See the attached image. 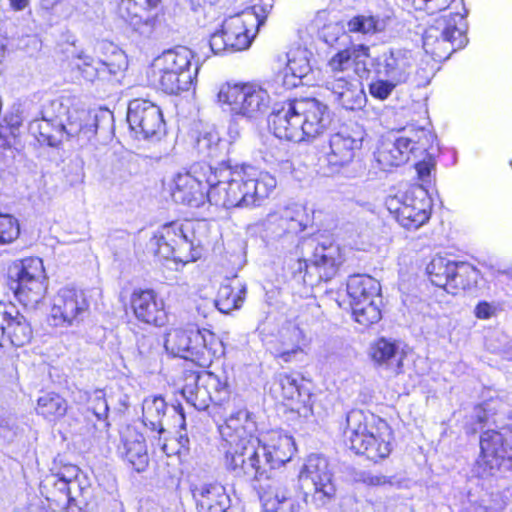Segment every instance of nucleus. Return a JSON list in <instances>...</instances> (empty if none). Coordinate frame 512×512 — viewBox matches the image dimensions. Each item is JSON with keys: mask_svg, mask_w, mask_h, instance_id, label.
Returning a JSON list of instances; mask_svg holds the SVG:
<instances>
[{"mask_svg": "<svg viewBox=\"0 0 512 512\" xmlns=\"http://www.w3.org/2000/svg\"><path fill=\"white\" fill-rule=\"evenodd\" d=\"M447 292L456 295L459 290L469 289L477 283L478 270L469 263L456 262Z\"/></svg>", "mask_w": 512, "mask_h": 512, "instance_id": "a18cd8bd", "label": "nucleus"}, {"mask_svg": "<svg viewBox=\"0 0 512 512\" xmlns=\"http://www.w3.org/2000/svg\"><path fill=\"white\" fill-rule=\"evenodd\" d=\"M171 196L176 203L195 206L207 199L224 208H254L263 205L276 187V179L245 165L221 161L213 167L205 162L192 164L173 177Z\"/></svg>", "mask_w": 512, "mask_h": 512, "instance_id": "f257e3e1", "label": "nucleus"}, {"mask_svg": "<svg viewBox=\"0 0 512 512\" xmlns=\"http://www.w3.org/2000/svg\"><path fill=\"white\" fill-rule=\"evenodd\" d=\"M481 454L476 462L480 477L493 475L505 463H512V430L488 429L480 436Z\"/></svg>", "mask_w": 512, "mask_h": 512, "instance_id": "9b49d317", "label": "nucleus"}, {"mask_svg": "<svg viewBox=\"0 0 512 512\" xmlns=\"http://www.w3.org/2000/svg\"><path fill=\"white\" fill-rule=\"evenodd\" d=\"M309 217L305 208L299 204L285 207L280 213L268 216V229L275 237L285 234L297 235L308 225Z\"/></svg>", "mask_w": 512, "mask_h": 512, "instance_id": "bb28decb", "label": "nucleus"}, {"mask_svg": "<svg viewBox=\"0 0 512 512\" xmlns=\"http://www.w3.org/2000/svg\"><path fill=\"white\" fill-rule=\"evenodd\" d=\"M298 488L307 505L316 509L330 505L336 498V483L328 459L321 454H310L298 474Z\"/></svg>", "mask_w": 512, "mask_h": 512, "instance_id": "20e7f679", "label": "nucleus"}, {"mask_svg": "<svg viewBox=\"0 0 512 512\" xmlns=\"http://www.w3.org/2000/svg\"><path fill=\"white\" fill-rule=\"evenodd\" d=\"M262 507L263 512H300L299 504L292 499L270 502V504H265Z\"/></svg>", "mask_w": 512, "mask_h": 512, "instance_id": "69168bd1", "label": "nucleus"}, {"mask_svg": "<svg viewBox=\"0 0 512 512\" xmlns=\"http://www.w3.org/2000/svg\"><path fill=\"white\" fill-rule=\"evenodd\" d=\"M433 150L432 147L427 152H424L419 158L423 157L422 160L418 161L415 164L416 171L421 180H425L430 176L431 170L433 169L435 162L433 158Z\"/></svg>", "mask_w": 512, "mask_h": 512, "instance_id": "680f3d73", "label": "nucleus"}, {"mask_svg": "<svg viewBox=\"0 0 512 512\" xmlns=\"http://www.w3.org/2000/svg\"><path fill=\"white\" fill-rule=\"evenodd\" d=\"M70 66L73 71H77L84 80L89 82L105 79L116 73L113 65L96 60L82 50L72 55Z\"/></svg>", "mask_w": 512, "mask_h": 512, "instance_id": "7c9ffc66", "label": "nucleus"}, {"mask_svg": "<svg viewBox=\"0 0 512 512\" xmlns=\"http://www.w3.org/2000/svg\"><path fill=\"white\" fill-rule=\"evenodd\" d=\"M295 451L294 439L291 436L278 435L262 444L260 456H264V466H273L277 470L291 460Z\"/></svg>", "mask_w": 512, "mask_h": 512, "instance_id": "c756f323", "label": "nucleus"}, {"mask_svg": "<svg viewBox=\"0 0 512 512\" xmlns=\"http://www.w3.org/2000/svg\"><path fill=\"white\" fill-rule=\"evenodd\" d=\"M395 81H392L390 78H380L376 81H373L369 85L370 94L379 100L387 99L393 90L398 86Z\"/></svg>", "mask_w": 512, "mask_h": 512, "instance_id": "bf43d9fd", "label": "nucleus"}, {"mask_svg": "<svg viewBox=\"0 0 512 512\" xmlns=\"http://www.w3.org/2000/svg\"><path fill=\"white\" fill-rule=\"evenodd\" d=\"M192 51L185 46H177L164 51L152 65L154 69H166L177 73L194 72L191 69Z\"/></svg>", "mask_w": 512, "mask_h": 512, "instance_id": "4c0bfd02", "label": "nucleus"}, {"mask_svg": "<svg viewBox=\"0 0 512 512\" xmlns=\"http://www.w3.org/2000/svg\"><path fill=\"white\" fill-rule=\"evenodd\" d=\"M380 292V283L371 276L356 274L348 278L347 293L350 302H357L364 297H378Z\"/></svg>", "mask_w": 512, "mask_h": 512, "instance_id": "ea45409f", "label": "nucleus"}, {"mask_svg": "<svg viewBox=\"0 0 512 512\" xmlns=\"http://www.w3.org/2000/svg\"><path fill=\"white\" fill-rule=\"evenodd\" d=\"M32 337L33 330L27 318L13 304H0V347H23Z\"/></svg>", "mask_w": 512, "mask_h": 512, "instance_id": "a211bd4d", "label": "nucleus"}, {"mask_svg": "<svg viewBox=\"0 0 512 512\" xmlns=\"http://www.w3.org/2000/svg\"><path fill=\"white\" fill-rule=\"evenodd\" d=\"M370 355L377 365L391 369L396 374L401 372L403 353L395 341L378 339L372 344Z\"/></svg>", "mask_w": 512, "mask_h": 512, "instance_id": "f704fd0d", "label": "nucleus"}, {"mask_svg": "<svg viewBox=\"0 0 512 512\" xmlns=\"http://www.w3.org/2000/svg\"><path fill=\"white\" fill-rule=\"evenodd\" d=\"M302 84L299 78H296L286 68L279 71L269 82L270 87L276 94H282L286 90L293 89Z\"/></svg>", "mask_w": 512, "mask_h": 512, "instance_id": "4d7b16f0", "label": "nucleus"}, {"mask_svg": "<svg viewBox=\"0 0 512 512\" xmlns=\"http://www.w3.org/2000/svg\"><path fill=\"white\" fill-rule=\"evenodd\" d=\"M350 32L376 33L384 29V22L373 16H355L347 23Z\"/></svg>", "mask_w": 512, "mask_h": 512, "instance_id": "864d4df0", "label": "nucleus"}, {"mask_svg": "<svg viewBox=\"0 0 512 512\" xmlns=\"http://www.w3.org/2000/svg\"><path fill=\"white\" fill-rule=\"evenodd\" d=\"M375 72L378 76L390 78L396 84L409 81L415 70V58L412 51L391 48L375 59Z\"/></svg>", "mask_w": 512, "mask_h": 512, "instance_id": "6ab92c4d", "label": "nucleus"}, {"mask_svg": "<svg viewBox=\"0 0 512 512\" xmlns=\"http://www.w3.org/2000/svg\"><path fill=\"white\" fill-rule=\"evenodd\" d=\"M293 101L307 140L317 137L327 129L331 116L326 104L316 98H295Z\"/></svg>", "mask_w": 512, "mask_h": 512, "instance_id": "4be33fe9", "label": "nucleus"}, {"mask_svg": "<svg viewBox=\"0 0 512 512\" xmlns=\"http://www.w3.org/2000/svg\"><path fill=\"white\" fill-rule=\"evenodd\" d=\"M164 346L172 355L204 369L225 354L222 340L208 329H175L167 334Z\"/></svg>", "mask_w": 512, "mask_h": 512, "instance_id": "7ed1b4c3", "label": "nucleus"}, {"mask_svg": "<svg viewBox=\"0 0 512 512\" xmlns=\"http://www.w3.org/2000/svg\"><path fill=\"white\" fill-rule=\"evenodd\" d=\"M160 0H121L120 17L142 35L152 33L158 22Z\"/></svg>", "mask_w": 512, "mask_h": 512, "instance_id": "412c9836", "label": "nucleus"}, {"mask_svg": "<svg viewBox=\"0 0 512 512\" xmlns=\"http://www.w3.org/2000/svg\"><path fill=\"white\" fill-rule=\"evenodd\" d=\"M285 68L296 78H299L300 82L302 83V79L311 72L307 51L302 50L294 54L293 57L288 59V63Z\"/></svg>", "mask_w": 512, "mask_h": 512, "instance_id": "6e6d98bb", "label": "nucleus"}, {"mask_svg": "<svg viewBox=\"0 0 512 512\" xmlns=\"http://www.w3.org/2000/svg\"><path fill=\"white\" fill-rule=\"evenodd\" d=\"M337 102L346 110H358L366 103V94L357 80L349 89L342 93Z\"/></svg>", "mask_w": 512, "mask_h": 512, "instance_id": "603ef678", "label": "nucleus"}, {"mask_svg": "<svg viewBox=\"0 0 512 512\" xmlns=\"http://www.w3.org/2000/svg\"><path fill=\"white\" fill-rule=\"evenodd\" d=\"M466 23L460 13H449L434 20L423 34L426 53L438 59H447L453 52L463 48L468 39Z\"/></svg>", "mask_w": 512, "mask_h": 512, "instance_id": "0eeeda50", "label": "nucleus"}, {"mask_svg": "<svg viewBox=\"0 0 512 512\" xmlns=\"http://www.w3.org/2000/svg\"><path fill=\"white\" fill-rule=\"evenodd\" d=\"M68 472L75 475L67 497L68 512H90L96 505L91 484L84 475L79 473L76 466H70Z\"/></svg>", "mask_w": 512, "mask_h": 512, "instance_id": "c85d7f7f", "label": "nucleus"}, {"mask_svg": "<svg viewBox=\"0 0 512 512\" xmlns=\"http://www.w3.org/2000/svg\"><path fill=\"white\" fill-rule=\"evenodd\" d=\"M279 386L281 387L282 395L289 400L303 401L302 397H309V393L299 384L296 376L288 373H279L276 377Z\"/></svg>", "mask_w": 512, "mask_h": 512, "instance_id": "3c124183", "label": "nucleus"}, {"mask_svg": "<svg viewBox=\"0 0 512 512\" xmlns=\"http://www.w3.org/2000/svg\"><path fill=\"white\" fill-rule=\"evenodd\" d=\"M113 120V114L108 110L93 113L86 109H68L66 122L62 121L64 136L66 139L77 137L83 141H90L103 123L109 124Z\"/></svg>", "mask_w": 512, "mask_h": 512, "instance_id": "f3484780", "label": "nucleus"}, {"mask_svg": "<svg viewBox=\"0 0 512 512\" xmlns=\"http://www.w3.org/2000/svg\"><path fill=\"white\" fill-rule=\"evenodd\" d=\"M138 355L142 359H148L158 354L161 348L159 337L154 333L139 334L136 336Z\"/></svg>", "mask_w": 512, "mask_h": 512, "instance_id": "5fc2aeb1", "label": "nucleus"}, {"mask_svg": "<svg viewBox=\"0 0 512 512\" xmlns=\"http://www.w3.org/2000/svg\"><path fill=\"white\" fill-rule=\"evenodd\" d=\"M89 410L92 411L98 420H105L109 412L108 403L105 397L103 395H96L91 401Z\"/></svg>", "mask_w": 512, "mask_h": 512, "instance_id": "774afa93", "label": "nucleus"}, {"mask_svg": "<svg viewBox=\"0 0 512 512\" xmlns=\"http://www.w3.org/2000/svg\"><path fill=\"white\" fill-rule=\"evenodd\" d=\"M168 410L167 403L161 396L148 397L143 401V423L152 431L162 434L165 431L164 418Z\"/></svg>", "mask_w": 512, "mask_h": 512, "instance_id": "58836bf2", "label": "nucleus"}, {"mask_svg": "<svg viewBox=\"0 0 512 512\" xmlns=\"http://www.w3.org/2000/svg\"><path fill=\"white\" fill-rule=\"evenodd\" d=\"M380 303V294L378 297H364L357 302H350L355 321L364 326L378 322L381 319Z\"/></svg>", "mask_w": 512, "mask_h": 512, "instance_id": "79ce46f5", "label": "nucleus"}, {"mask_svg": "<svg viewBox=\"0 0 512 512\" xmlns=\"http://www.w3.org/2000/svg\"><path fill=\"white\" fill-rule=\"evenodd\" d=\"M304 245L311 253L297 261L294 278L311 287L334 278L344 261L340 246L328 238L309 239Z\"/></svg>", "mask_w": 512, "mask_h": 512, "instance_id": "39448f33", "label": "nucleus"}, {"mask_svg": "<svg viewBox=\"0 0 512 512\" xmlns=\"http://www.w3.org/2000/svg\"><path fill=\"white\" fill-rule=\"evenodd\" d=\"M246 287L238 283L222 285L218 291L216 306L223 313L239 308L245 298Z\"/></svg>", "mask_w": 512, "mask_h": 512, "instance_id": "49530a36", "label": "nucleus"}, {"mask_svg": "<svg viewBox=\"0 0 512 512\" xmlns=\"http://www.w3.org/2000/svg\"><path fill=\"white\" fill-rule=\"evenodd\" d=\"M131 307L141 322L163 326L167 321L164 303L153 290L135 291L131 296Z\"/></svg>", "mask_w": 512, "mask_h": 512, "instance_id": "a878e982", "label": "nucleus"}, {"mask_svg": "<svg viewBox=\"0 0 512 512\" xmlns=\"http://www.w3.org/2000/svg\"><path fill=\"white\" fill-rule=\"evenodd\" d=\"M118 452L136 472H144L148 467L149 456L145 438L135 428L128 426L122 432Z\"/></svg>", "mask_w": 512, "mask_h": 512, "instance_id": "cd10ccee", "label": "nucleus"}, {"mask_svg": "<svg viewBox=\"0 0 512 512\" xmlns=\"http://www.w3.org/2000/svg\"><path fill=\"white\" fill-rule=\"evenodd\" d=\"M68 469L69 467L65 468L62 472L47 475L41 482V492L42 494L46 493L45 497L48 500L55 499L57 493L68 497L72 480L75 477L71 472H68Z\"/></svg>", "mask_w": 512, "mask_h": 512, "instance_id": "37998d69", "label": "nucleus"}, {"mask_svg": "<svg viewBox=\"0 0 512 512\" xmlns=\"http://www.w3.org/2000/svg\"><path fill=\"white\" fill-rule=\"evenodd\" d=\"M127 122L139 139L159 140L165 134V121L160 107L146 99H133L129 102Z\"/></svg>", "mask_w": 512, "mask_h": 512, "instance_id": "4468645a", "label": "nucleus"}, {"mask_svg": "<svg viewBox=\"0 0 512 512\" xmlns=\"http://www.w3.org/2000/svg\"><path fill=\"white\" fill-rule=\"evenodd\" d=\"M4 120L6 122V129L9 131V135L14 139L20 137L24 128V118L21 113L18 110L16 112H11L5 116Z\"/></svg>", "mask_w": 512, "mask_h": 512, "instance_id": "052dcab7", "label": "nucleus"}, {"mask_svg": "<svg viewBox=\"0 0 512 512\" xmlns=\"http://www.w3.org/2000/svg\"><path fill=\"white\" fill-rule=\"evenodd\" d=\"M389 426L369 411L352 409L346 415L345 442L356 454L377 462L389 456Z\"/></svg>", "mask_w": 512, "mask_h": 512, "instance_id": "f03ea898", "label": "nucleus"}, {"mask_svg": "<svg viewBox=\"0 0 512 512\" xmlns=\"http://www.w3.org/2000/svg\"><path fill=\"white\" fill-rule=\"evenodd\" d=\"M406 197H410L409 194L393 195L388 196L385 200L387 210L394 215L397 220L400 216V211L406 204Z\"/></svg>", "mask_w": 512, "mask_h": 512, "instance_id": "338daca9", "label": "nucleus"}, {"mask_svg": "<svg viewBox=\"0 0 512 512\" xmlns=\"http://www.w3.org/2000/svg\"><path fill=\"white\" fill-rule=\"evenodd\" d=\"M222 438L227 442V450H239L242 446L257 443V425L246 409L231 413L219 427Z\"/></svg>", "mask_w": 512, "mask_h": 512, "instance_id": "aec40b11", "label": "nucleus"}, {"mask_svg": "<svg viewBox=\"0 0 512 512\" xmlns=\"http://www.w3.org/2000/svg\"><path fill=\"white\" fill-rule=\"evenodd\" d=\"M28 129L40 144L50 147H59L65 139L62 121L58 117L49 118L46 112H43L41 119L31 121Z\"/></svg>", "mask_w": 512, "mask_h": 512, "instance_id": "473e14b6", "label": "nucleus"}, {"mask_svg": "<svg viewBox=\"0 0 512 512\" xmlns=\"http://www.w3.org/2000/svg\"><path fill=\"white\" fill-rule=\"evenodd\" d=\"M262 443L242 446L239 450H227L225 453V466L235 477H243L254 484L269 477L275 471L273 466H264V456H260Z\"/></svg>", "mask_w": 512, "mask_h": 512, "instance_id": "2eb2a0df", "label": "nucleus"}, {"mask_svg": "<svg viewBox=\"0 0 512 512\" xmlns=\"http://www.w3.org/2000/svg\"><path fill=\"white\" fill-rule=\"evenodd\" d=\"M293 99L284 102L281 108H274L269 119L273 133L279 139L292 142L307 140L299 115L296 114Z\"/></svg>", "mask_w": 512, "mask_h": 512, "instance_id": "b1692460", "label": "nucleus"}, {"mask_svg": "<svg viewBox=\"0 0 512 512\" xmlns=\"http://www.w3.org/2000/svg\"><path fill=\"white\" fill-rule=\"evenodd\" d=\"M456 268V262L444 257H435L427 265V273L432 284L444 288L447 291L453 269Z\"/></svg>", "mask_w": 512, "mask_h": 512, "instance_id": "de8ad7c7", "label": "nucleus"}, {"mask_svg": "<svg viewBox=\"0 0 512 512\" xmlns=\"http://www.w3.org/2000/svg\"><path fill=\"white\" fill-rule=\"evenodd\" d=\"M493 404L494 401L490 400L474 407L465 424L467 433L474 434L478 430H482L490 422L491 418L496 414V407Z\"/></svg>", "mask_w": 512, "mask_h": 512, "instance_id": "8fccbe9b", "label": "nucleus"}, {"mask_svg": "<svg viewBox=\"0 0 512 512\" xmlns=\"http://www.w3.org/2000/svg\"><path fill=\"white\" fill-rule=\"evenodd\" d=\"M436 136L425 128L408 129L403 135L383 139L375 153L380 168L388 171L409 161L410 157H420L432 148Z\"/></svg>", "mask_w": 512, "mask_h": 512, "instance_id": "423d86ee", "label": "nucleus"}, {"mask_svg": "<svg viewBox=\"0 0 512 512\" xmlns=\"http://www.w3.org/2000/svg\"><path fill=\"white\" fill-rule=\"evenodd\" d=\"M89 304L85 294L75 288H62L54 299L51 318L54 326L74 325L88 313Z\"/></svg>", "mask_w": 512, "mask_h": 512, "instance_id": "dca6fc26", "label": "nucleus"}, {"mask_svg": "<svg viewBox=\"0 0 512 512\" xmlns=\"http://www.w3.org/2000/svg\"><path fill=\"white\" fill-rule=\"evenodd\" d=\"M19 232L17 220L11 215L0 213V244L12 242Z\"/></svg>", "mask_w": 512, "mask_h": 512, "instance_id": "13d9d810", "label": "nucleus"}, {"mask_svg": "<svg viewBox=\"0 0 512 512\" xmlns=\"http://www.w3.org/2000/svg\"><path fill=\"white\" fill-rule=\"evenodd\" d=\"M67 401L56 393H46L39 397L36 411L49 421H56L67 413Z\"/></svg>", "mask_w": 512, "mask_h": 512, "instance_id": "c03bdc74", "label": "nucleus"}, {"mask_svg": "<svg viewBox=\"0 0 512 512\" xmlns=\"http://www.w3.org/2000/svg\"><path fill=\"white\" fill-rule=\"evenodd\" d=\"M227 142L220 138L217 131L211 130L201 134L196 141V148L204 157L215 159L226 149Z\"/></svg>", "mask_w": 512, "mask_h": 512, "instance_id": "09e8293b", "label": "nucleus"}, {"mask_svg": "<svg viewBox=\"0 0 512 512\" xmlns=\"http://www.w3.org/2000/svg\"><path fill=\"white\" fill-rule=\"evenodd\" d=\"M150 247L160 258H172L183 263L196 261L201 256L200 249L194 246L184 226L178 223L165 225L160 235L150 240Z\"/></svg>", "mask_w": 512, "mask_h": 512, "instance_id": "9d476101", "label": "nucleus"}, {"mask_svg": "<svg viewBox=\"0 0 512 512\" xmlns=\"http://www.w3.org/2000/svg\"><path fill=\"white\" fill-rule=\"evenodd\" d=\"M452 1L453 0H413V5L418 10H425L433 14L449 7Z\"/></svg>", "mask_w": 512, "mask_h": 512, "instance_id": "e2e57ef3", "label": "nucleus"}, {"mask_svg": "<svg viewBox=\"0 0 512 512\" xmlns=\"http://www.w3.org/2000/svg\"><path fill=\"white\" fill-rule=\"evenodd\" d=\"M184 382L183 397L199 411L207 409L210 402L221 404L230 395L226 379L222 380L204 368L201 371L185 370Z\"/></svg>", "mask_w": 512, "mask_h": 512, "instance_id": "1a4fd4ad", "label": "nucleus"}, {"mask_svg": "<svg viewBox=\"0 0 512 512\" xmlns=\"http://www.w3.org/2000/svg\"><path fill=\"white\" fill-rule=\"evenodd\" d=\"M262 506L270 502L290 499L289 479L281 472L273 471L269 477L254 484Z\"/></svg>", "mask_w": 512, "mask_h": 512, "instance_id": "2f4dec72", "label": "nucleus"}, {"mask_svg": "<svg viewBox=\"0 0 512 512\" xmlns=\"http://www.w3.org/2000/svg\"><path fill=\"white\" fill-rule=\"evenodd\" d=\"M361 147L362 137L352 135L347 129L332 134L329 139V151L326 152V160L332 172L352 162Z\"/></svg>", "mask_w": 512, "mask_h": 512, "instance_id": "393cba45", "label": "nucleus"}, {"mask_svg": "<svg viewBox=\"0 0 512 512\" xmlns=\"http://www.w3.org/2000/svg\"><path fill=\"white\" fill-rule=\"evenodd\" d=\"M217 99L229 106L231 114L250 120L263 117L271 102L266 89L251 83H224L219 88Z\"/></svg>", "mask_w": 512, "mask_h": 512, "instance_id": "6e6552de", "label": "nucleus"}, {"mask_svg": "<svg viewBox=\"0 0 512 512\" xmlns=\"http://www.w3.org/2000/svg\"><path fill=\"white\" fill-rule=\"evenodd\" d=\"M430 218V202L425 199H416L410 195L406 197V204L400 211L397 219L406 229H418Z\"/></svg>", "mask_w": 512, "mask_h": 512, "instance_id": "c9c22d12", "label": "nucleus"}, {"mask_svg": "<svg viewBox=\"0 0 512 512\" xmlns=\"http://www.w3.org/2000/svg\"><path fill=\"white\" fill-rule=\"evenodd\" d=\"M369 56V47L365 45H352L346 49L338 51L328 62V66L333 72H343L355 65V71L360 76V70L366 73L365 59Z\"/></svg>", "mask_w": 512, "mask_h": 512, "instance_id": "72a5a7b5", "label": "nucleus"}, {"mask_svg": "<svg viewBox=\"0 0 512 512\" xmlns=\"http://www.w3.org/2000/svg\"><path fill=\"white\" fill-rule=\"evenodd\" d=\"M357 80H349L345 77H334L326 82V86L335 96V100L337 101L342 93H345L346 89L350 88V85H353Z\"/></svg>", "mask_w": 512, "mask_h": 512, "instance_id": "0e129e2a", "label": "nucleus"}, {"mask_svg": "<svg viewBox=\"0 0 512 512\" xmlns=\"http://www.w3.org/2000/svg\"><path fill=\"white\" fill-rule=\"evenodd\" d=\"M266 17L267 11L264 7L253 6L225 19L222 29L229 43V52L248 49Z\"/></svg>", "mask_w": 512, "mask_h": 512, "instance_id": "f8f14e48", "label": "nucleus"}, {"mask_svg": "<svg viewBox=\"0 0 512 512\" xmlns=\"http://www.w3.org/2000/svg\"><path fill=\"white\" fill-rule=\"evenodd\" d=\"M303 340V331L298 326L288 324L282 327L279 332L281 348L278 351L277 357L284 362H289L292 357L301 350L300 346Z\"/></svg>", "mask_w": 512, "mask_h": 512, "instance_id": "a19ab883", "label": "nucleus"}, {"mask_svg": "<svg viewBox=\"0 0 512 512\" xmlns=\"http://www.w3.org/2000/svg\"><path fill=\"white\" fill-rule=\"evenodd\" d=\"M196 512H226L231 499L218 481L192 482L189 486Z\"/></svg>", "mask_w": 512, "mask_h": 512, "instance_id": "5701e85b", "label": "nucleus"}, {"mask_svg": "<svg viewBox=\"0 0 512 512\" xmlns=\"http://www.w3.org/2000/svg\"><path fill=\"white\" fill-rule=\"evenodd\" d=\"M198 65L194 72L177 73L166 69H154L153 74L157 78L159 87L167 94H179L182 91H188L198 72Z\"/></svg>", "mask_w": 512, "mask_h": 512, "instance_id": "e433bc0d", "label": "nucleus"}, {"mask_svg": "<svg viewBox=\"0 0 512 512\" xmlns=\"http://www.w3.org/2000/svg\"><path fill=\"white\" fill-rule=\"evenodd\" d=\"M43 272L42 260L39 258L24 259L9 269L11 289L21 302L36 304L43 298Z\"/></svg>", "mask_w": 512, "mask_h": 512, "instance_id": "ddd939ff", "label": "nucleus"}]
</instances>
